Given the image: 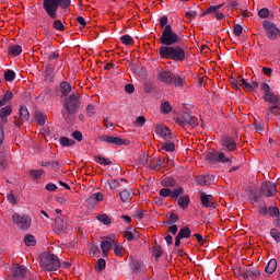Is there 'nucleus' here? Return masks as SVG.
<instances>
[{"instance_id":"obj_1","label":"nucleus","mask_w":280,"mask_h":280,"mask_svg":"<svg viewBox=\"0 0 280 280\" xmlns=\"http://www.w3.org/2000/svg\"><path fill=\"white\" fill-rule=\"evenodd\" d=\"M80 106L81 103L78 95L70 94L68 97H66L63 100V108L61 109V115L65 121H71V115H75Z\"/></svg>"},{"instance_id":"obj_2","label":"nucleus","mask_w":280,"mask_h":280,"mask_svg":"<svg viewBox=\"0 0 280 280\" xmlns=\"http://www.w3.org/2000/svg\"><path fill=\"white\" fill-rule=\"evenodd\" d=\"M160 56L174 62H183L186 58L185 49L180 46H161Z\"/></svg>"},{"instance_id":"obj_3","label":"nucleus","mask_w":280,"mask_h":280,"mask_svg":"<svg viewBox=\"0 0 280 280\" xmlns=\"http://www.w3.org/2000/svg\"><path fill=\"white\" fill-rule=\"evenodd\" d=\"M71 5V0H44L43 8L51 19H58V9L67 10Z\"/></svg>"},{"instance_id":"obj_4","label":"nucleus","mask_w":280,"mask_h":280,"mask_svg":"<svg viewBox=\"0 0 280 280\" xmlns=\"http://www.w3.org/2000/svg\"><path fill=\"white\" fill-rule=\"evenodd\" d=\"M39 266L48 272H56L60 268V259L56 254L43 253L39 256Z\"/></svg>"},{"instance_id":"obj_5","label":"nucleus","mask_w":280,"mask_h":280,"mask_svg":"<svg viewBox=\"0 0 280 280\" xmlns=\"http://www.w3.org/2000/svg\"><path fill=\"white\" fill-rule=\"evenodd\" d=\"M160 43L164 45V47H172L180 43V36L172 30V25H166L160 37Z\"/></svg>"},{"instance_id":"obj_6","label":"nucleus","mask_w":280,"mask_h":280,"mask_svg":"<svg viewBox=\"0 0 280 280\" xmlns=\"http://www.w3.org/2000/svg\"><path fill=\"white\" fill-rule=\"evenodd\" d=\"M260 90L264 93L262 100L265 102H268V104H271V106L280 105V95L275 94V92H272L268 83H261Z\"/></svg>"},{"instance_id":"obj_7","label":"nucleus","mask_w":280,"mask_h":280,"mask_svg":"<svg viewBox=\"0 0 280 280\" xmlns=\"http://www.w3.org/2000/svg\"><path fill=\"white\" fill-rule=\"evenodd\" d=\"M13 224H16L21 231H27L32 226V218L26 214L13 213L12 215Z\"/></svg>"},{"instance_id":"obj_8","label":"nucleus","mask_w":280,"mask_h":280,"mask_svg":"<svg viewBox=\"0 0 280 280\" xmlns=\"http://www.w3.org/2000/svg\"><path fill=\"white\" fill-rule=\"evenodd\" d=\"M262 27L269 40H277V38H280V30L277 27V25H275V23L265 20L262 22Z\"/></svg>"},{"instance_id":"obj_9","label":"nucleus","mask_w":280,"mask_h":280,"mask_svg":"<svg viewBox=\"0 0 280 280\" xmlns=\"http://www.w3.org/2000/svg\"><path fill=\"white\" fill-rule=\"evenodd\" d=\"M113 246H117V240L115 236H107L102 243H101V249L103 253V257H108V250L113 248Z\"/></svg>"},{"instance_id":"obj_10","label":"nucleus","mask_w":280,"mask_h":280,"mask_svg":"<svg viewBox=\"0 0 280 280\" xmlns=\"http://www.w3.org/2000/svg\"><path fill=\"white\" fill-rule=\"evenodd\" d=\"M220 143L224 152H235L237 150V142L232 137H223Z\"/></svg>"},{"instance_id":"obj_11","label":"nucleus","mask_w":280,"mask_h":280,"mask_svg":"<svg viewBox=\"0 0 280 280\" xmlns=\"http://www.w3.org/2000/svg\"><path fill=\"white\" fill-rule=\"evenodd\" d=\"M155 133L162 137V139H165V141H172V139H174L172 130H170V128L163 124L155 126Z\"/></svg>"},{"instance_id":"obj_12","label":"nucleus","mask_w":280,"mask_h":280,"mask_svg":"<svg viewBox=\"0 0 280 280\" xmlns=\"http://www.w3.org/2000/svg\"><path fill=\"white\" fill-rule=\"evenodd\" d=\"M100 141L108 145H126V140L117 136H101Z\"/></svg>"},{"instance_id":"obj_13","label":"nucleus","mask_w":280,"mask_h":280,"mask_svg":"<svg viewBox=\"0 0 280 280\" xmlns=\"http://www.w3.org/2000/svg\"><path fill=\"white\" fill-rule=\"evenodd\" d=\"M260 191L262 196L271 198L275 196V194H277V185L272 184L271 182H265L260 187Z\"/></svg>"},{"instance_id":"obj_14","label":"nucleus","mask_w":280,"mask_h":280,"mask_svg":"<svg viewBox=\"0 0 280 280\" xmlns=\"http://www.w3.org/2000/svg\"><path fill=\"white\" fill-rule=\"evenodd\" d=\"M238 275L243 277V279L248 280L250 277H255L256 279L261 276V271L255 268L242 269L238 268Z\"/></svg>"},{"instance_id":"obj_15","label":"nucleus","mask_w":280,"mask_h":280,"mask_svg":"<svg viewBox=\"0 0 280 280\" xmlns=\"http://www.w3.org/2000/svg\"><path fill=\"white\" fill-rule=\"evenodd\" d=\"M174 78V72L171 70H160L158 73V80L163 82V84H172V80Z\"/></svg>"},{"instance_id":"obj_16","label":"nucleus","mask_w":280,"mask_h":280,"mask_svg":"<svg viewBox=\"0 0 280 280\" xmlns=\"http://www.w3.org/2000/svg\"><path fill=\"white\" fill-rule=\"evenodd\" d=\"M200 202L201 207H205L206 209H211V207H213V195L200 192Z\"/></svg>"},{"instance_id":"obj_17","label":"nucleus","mask_w":280,"mask_h":280,"mask_svg":"<svg viewBox=\"0 0 280 280\" xmlns=\"http://www.w3.org/2000/svg\"><path fill=\"white\" fill-rule=\"evenodd\" d=\"M102 200H104V194L94 192L86 199V202L90 207H95V205L102 202Z\"/></svg>"},{"instance_id":"obj_18","label":"nucleus","mask_w":280,"mask_h":280,"mask_svg":"<svg viewBox=\"0 0 280 280\" xmlns=\"http://www.w3.org/2000/svg\"><path fill=\"white\" fill-rule=\"evenodd\" d=\"M56 228L60 233H69V223L65 221L61 217H57L56 220Z\"/></svg>"},{"instance_id":"obj_19","label":"nucleus","mask_w":280,"mask_h":280,"mask_svg":"<svg viewBox=\"0 0 280 280\" xmlns=\"http://www.w3.org/2000/svg\"><path fill=\"white\" fill-rule=\"evenodd\" d=\"M45 73L47 80H54V78H56V62H48Z\"/></svg>"},{"instance_id":"obj_20","label":"nucleus","mask_w":280,"mask_h":280,"mask_svg":"<svg viewBox=\"0 0 280 280\" xmlns=\"http://www.w3.org/2000/svg\"><path fill=\"white\" fill-rule=\"evenodd\" d=\"M182 119H184L188 126H191V128H196V126H198L196 119H194V116H191V114L187 110L182 113Z\"/></svg>"},{"instance_id":"obj_21","label":"nucleus","mask_w":280,"mask_h":280,"mask_svg":"<svg viewBox=\"0 0 280 280\" xmlns=\"http://www.w3.org/2000/svg\"><path fill=\"white\" fill-rule=\"evenodd\" d=\"M121 202H130L132 200V196H135V192H132V189H125L119 192Z\"/></svg>"},{"instance_id":"obj_22","label":"nucleus","mask_w":280,"mask_h":280,"mask_svg":"<svg viewBox=\"0 0 280 280\" xmlns=\"http://www.w3.org/2000/svg\"><path fill=\"white\" fill-rule=\"evenodd\" d=\"M71 92V83L69 82H61L60 83V93H61V97H69V93Z\"/></svg>"},{"instance_id":"obj_23","label":"nucleus","mask_w":280,"mask_h":280,"mask_svg":"<svg viewBox=\"0 0 280 280\" xmlns=\"http://www.w3.org/2000/svg\"><path fill=\"white\" fill-rule=\"evenodd\" d=\"M171 84L176 88H183L185 84H187V82L185 81V78L173 74Z\"/></svg>"},{"instance_id":"obj_24","label":"nucleus","mask_w":280,"mask_h":280,"mask_svg":"<svg viewBox=\"0 0 280 280\" xmlns=\"http://www.w3.org/2000/svg\"><path fill=\"white\" fill-rule=\"evenodd\" d=\"M25 275H27V270L23 266H16L13 269V277H15V279H23Z\"/></svg>"},{"instance_id":"obj_25","label":"nucleus","mask_w":280,"mask_h":280,"mask_svg":"<svg viewBox=\"0 0 280 280\" xmlns=\"http://www.w3.org/2000/svg\"><path fill=\"white\" fill-rule=\"evenodd\" d=\"M275 270H277V259L273 258V259H270L266 265L265 272H267V275H272Z\"/></svg>"},{"instance_id":"obj_26","label":"nucleus","mask_w":280,"mask_h":280,"mask_svg":"<svg viewBox=\"0 0 280 280\" xmlns=\"http://www.w3.org/2000/svg\"><path fill=\"white\" fill-rule=\"evenodd\" d=\"M189 202H191L189 195H184L178 198V207H180V209H187L189 207Z\"/></svg>"},{"instance_id":"obj_27","label":"nucleus","mask_w":280,"mask_h":280,"mask_svg":"<svg viewBox=\"0 0 280 280\" xmlns=\"http://www.w3.org/2000/svg\"><path fill=\"white\" fill-rule=\"evenodd\" d=\"M9 54L11 56H21L23 54V47L21 45L9 46Z\"/></svg>"},{"instance_id":"obj_28","label":"nucleus","mask_w":280,"mask_h":280,"mask_svg":"<svg viewBox=\"0 0 280 280\" xmlns=\"http://www.w3.org/2000/svg\"><path fill=\"white\" fill-rule=\"evenodd\" d=\"M184 194H185V188L179 186L171 190V198H174V200H178V198H180V196H183Z\"/></svg>"},{"instance_id":"obj_29","label":"nucleus","mask_w":280,"mask_h":280,"mask_svg":"<svg viewBox=\"0 0 280 280\" xmlns=\"http://www.w3.org/2000/svg\"><path fill=\"white\" fill-rule=\"evenodd\" d=\"M20 119H21V121L30 120V110H27V106L20 107Z\"/></svg>"},{"instance_id":"obj_30","label":"nucleus","mask_w":280,"mask_h":280,"mask_svg":"<svg viewBox=\"0 0 280 280\" xmlns=\"http://www.w3.org/2000/svg\"><path fill=\"white\" fill-rule=\"evenodd\" d=\"M182 240L191 237V230L188 226L182 228L177 234Z\"/></svg>"},{"instance_id":"obj_31","label":"nucleus","mask_w":280,"mask_h":280,"mask_svg":"<svg viewBox=\"0 0 280 280\" xmlns=\"http://www.w3.org/2000/svg\"><path fill=\"white\" fill-rule=\"evenodd\" d=\"M59 143L60 145H62V148H71V145H75V140H71L67 137H61L59 139Z\"/></svg>"},{"instance_id":"obj_32","label":"nucleus","mask_w":280,"mask_h":280,"mask_svg":"<svg viewBox=\"0 0 280 280\" xmlns=\"http://www.w3.org/2000/svg\"><path fill=\"white\" fill-rule=\"evenodd\" d=\"M4 80L5 82H14V80H16V72H14V70H5L4 71Z\"/></svg>"},{"instance_id":"obj_33","label":"nucleus","mask_w":280,"mask_h":280,"mask_svg":"<svg viewBox=\"0 0 280 280\" xmlns=\"http://www.w3.org/2000/svg\"><path fill=\"white\" fill-rule=\"evenodd\" d=\"M275 115L276 117L280 116V105H271L267 112V117Z\"/></svg>"},{"instance_id":"obj_34","label":"nucleus","mask_w":280,"mask_h":280,"mask_svg":"<svg viewBox=\"0 0 280 280\" xmlns=\"http://www.w3.org/2000/svg\"><path fill=\"white\" fill-rule=\"evenodd\" d=\"M96 220H98V222H101L105 226L110 225V222H113L110 220V217H108V214H100V215L96 217Z\"/></svg>"},{"instance_id":"obj_35","label":"nucleus","mask_w":280,"mask_h":280,"mask_svg":"<svg viewBox=\"0 0 280 280\" xmlns=\"http://www.w3.org/2000/svg\"><path fill=\"white\" fill-rule=\"evenodd\" d=\"M94 160L96 163H100V165H113V161L102 156V155H95Z\"/></svg>"},{"instance_id":"obj_36","label":"nucleus","mask_w":280,"mask_h":280,"mask_svg":"<svg viewBox=\"0 0 280 280\" xmlns=\"http://www.w3.org/2000/svg\"><path fill=\"white\" fill-rule=\"evenodd\" d=\"M222 5L224 4H218V5H210L206 11H203L201 13L200 16H207V14H213V12H218V10H220V8H222Z\"/></svg>"},{"instance_id":"obj_37","label":"nucleus","mask_w":280,"mask_h":280,"mask_svg":"<svg viewBox=\"0 0 280 280\" xmlns=\"http://www.w3.org/2000/svg\"><path fill=\"white\" fill-rule=\"evenodd\" d=\"M163 187H176V179L173 177H165L162 179Z\"/></svg>"},{"instance_id":"obj_38","label":"nucleus","mask_w":280,"mask_h":280,"mask_svg":"<svg viewBox=\"0 0 280 280\" xmlns=\"http://www.w3.org/2000/svg\"><path fill=\"white\" fill-rule=\"evenodd\" d=\"M162 150H164V152H174V150H176V144L172 141H167L162 144Z\"/></svg>"},{"instance_id":"obj_39","label":"nucleus","mask_w":280,"mask_h":280,"mask_svg":"<svg viewBox=\"0 0 280 280\" xmlns=\"http://www.w3.org/2000/svg\"><path fill=\"white\" fill-rule=\"evenodd\" d=\"M167 221H166V224L170 226V225H175L176 222H178V214L176 213H170L167 214Z\"/></svg>"},{"instance_id":"obj_40","label":"nucleus","mask_w":280,"mask_h":280,"mask_svg":"<svg viewBox=\"0 0 280 280\" xmlns=\"http://www.w3.org/2000/svg\"><path fill=\"white\" fill-rule=\"evenodd\" d=\"M35 119H36L38 126H45V124L47 121V116L43 113H37L35 115Z\"/></svg>"},{"instance_id":"obj_41","label":"nucleus","mask_w":280,"mask_h":280,"mask_svg":"<svg viewBox=\"0 0 280 280\" xmlns=\"http://www.w3.org/2000/svg\"><path fill=\"white\" fill-rule=\"evenodd\" d=\"M153 256L155 257L156 260L163 257V247H161V245L153 246Z\"/></svg>"},{"instance_id":"obj_42","label":"nucleus","mask_w":280,"mask_h":280,"mask_svg":"<svg viewBox=\"0 0 280 280\" xmlns=\"http://www.w3.org/2000/svg\"><path fill=\"white\" fill-rule=\"evenodd\" d=\"M161 113L163 115H168V113H172V105H170V102L165 101L161 104Z\"/></svg>"},{"instance_id":"obj_43","label":"nucleus","mask_w":280,"mask_h":280,"mask_svg":"<svg viewBox=\"0 0 280 280\" xmlns=\"http://www.w3.org/2000/svg\"><path fill=\"white\" fill-rule=\"evenodd\" d=\"M12 115V106L7 105L0 109V117H10Z\"/></svg>"},{"instance_id":"obj_44","label":"nucleus","mask_w":280,"mask_h":280,"mask_svg":"<svg viewBox=\"0 0 280 280\" xmlns=\"http://www.w3.org/2000/svg\"><path fill=\"white\" fill-rule=\"evenodd\" d=\"M24 243L26 246H36V238L32 234H27L24 237Z\"/></svg>"},{"instance_id":"obj_45","label":"nucleus","mask_w":280,"mask_h":280,"mask_svg":"<svg viewBox=\"0 0 280 280\" xmlns=\"http://www.w3.org/2000/svg\"><path fill=\"white\" fill-rule=\"evenodd\" d=\"M52 30H56V32H65V24H62V21L55 19Z\"/></svg>"},{"instance_id":"obj_46","label":"nucleus","mask_w":280,"mask_h":280,"mask_svg":"<svg viewBox=\"0 0 280 280\" xmlns=\"http://www.w3.org/2000/svg\"><path fill=\"white\" fill-rule=\"evenodd\" d=\"M206 159L210 163H218V151L207 153Z\"/></svg>"},{"instance_id":"obj_47","label":"nucleus","mask_w":280,"mask_h":280,"mask_svg":"<svg viewBox=\"0 0 280 280\" xmlns=\"http://www.w3.org/2000/svg\"><path fill=\"white\" fill-rule=\"evenodd\" d=\"M105 269H106V260L104 258H100L97 260L95 270H96V272H102Z\"/></svg>"},{"instance_id":"obj_48","label":"nucleus","mask_w":280,"mask_h":280,"mask_svg":"<svg viewBox=\"0 0 280 280\" xmlns=\"http://www.w3.org/2000/svg\"><path fill=\"white\" fill-rule=\"evenodd\" d=\"M135 236L139 237V232L135 231V233H132L131 231H125L124 233V237L127 240V242H132Z\"/></svg>"},{"instance_id":"obj_49","label":"nucleus","mask_w":280,"mask_h":280,"mask_svg":"<svg viewBox=\"0 0 280 280\" xmlns=\"http://www.w3.org/2000/svg\"><path fill=\"white\" fill-rule=\"evenodd\" d=\"M261 196H264L261 190L260 191L252 190V194H250L252 202H259V199L261 198Z\"/></svg>"},{"instance_id":"obj_50","label":"nucleus","mask_w":280,"mask_h":280,"mask_svg":"<svg viewBox=\"0 0 280 280\" xmlns=\"http://www.w3.org/2000/svg\"><path fill=\"white\" fill-rule=\"evenodd\" d=\"M218 163H231V158H228L224 152H218Z\"/></svg>"},{"instance_id":"obj_51","label":"nucleus","mask_w":280,"mask_h":280,"mask_svg":"<svg viewBox=\"0 0 280 280\" xmlns=\"http://www.w3.org/2000/svg\"><path fill=\"white\" fill-rule=\"evenodd\" d=\"M120 43H122V45H132V43H135V39H132V37L130 35H122L120 37Z\"/></svg>"},{"instance_id":"obj_52","label":"nucleus","mask_w":280,"mask_h":280,"mask_svg":"<svg viewBox=\"0 0 280 280\" xmlns=\"http://www.w3.org/2000/svg\"><path fill=\"white\" fill-rule=\"evenodd\" d=\"M270 235L277 242V244H280V231L277 229H271L270 230Z\"/></svg>"},{"instance_id":"obj_53","label":"nucleus","mask_w":280,"mask_h":280,"mask_svg":"<svg viewBox=\"0 0 280 280\" xmlns=\"http://www.w3.org/2000/svg\"><path fill=\"white\" fill-rule=\"evenodd\" d=\"M258 16L260 19H268V16H270V10H268V8H262L258 11Z\"/></svg>"},{"instance_id":"obj_54","label":"nucleus","mask_w":280,"mask_h":280,"mask_svg":"<svg viewBox=\"0 0 280 280\" xmlns=\"http://www.w3.org/2000/svg\"><path fill=\"white\" fill-rule=\"evenodd\" d=\"M160 196H162V198H172V189H170V188H162L160 190Z\"/></svg>"},{"instance_id":"obj_55","label":"nucleus","mask_w":280,"mask_h":280,"mask_svg":"<svg viewBox=\"0 0 280 280\" xmlns=\"http://www.w3.org/2000/svg\"><path fill=\"white\" fill-rule=\"evenodd\" d=\"M30 174L34 180H38L43 176V170L31 171Z\"/></svg>"},{"instance_id":"obj_56","label":"nucleus","mask_w":280,"mask_h":280,"mask_svg":"<svg viewBox=\"0 0 280 280\" xmlns=\"http://www.w3.org/2000/svg\"><path fill=\"white\" fill-rule=\"evenodd\" d=\"M136 126L138 128H143L145 126V116H139L136 119Z\"/></svg>"},{"instance_id":"obj_57","label":"nucleus","mask_w":280,"mask_h":280,"mask_svg":"<svg viewBox=\"0 0 280 280\" xmlns=\"http://www.w3.org/2000/svg\"><path fill=\"white\" fill-rule=\"evenodd\" d=\"M58 58H60V52L55 51V52H50L48 56V62H55L56 60H58Z\"/></svg>"},{"instance_id":"obj_58","label":"nucleus","mask_w":280,"mask_h":280,"mask_svg":"<svg viewBox=\"0 0 280 280\" xmlns=\"http://www.w3.org/2000/svg\"><path fill=\"white\" fill-rule=\"evenodd\" d=\"M86 115L88 117H93V115H95V105L89 104L86 106Z\"/></svg>"},{"instance_id":"obj_59","label":"nucleus","mask_w":280,"mask_h":280,"mask_svg":"<svg viewBox=\"0 0 280 280\" xmlns=\"http://www.w3.org/2000/svg\"><path fill=\"white\" fill-rule=\"evenodd\" d=\"M242 32H244V28L242 27V25L240 24H236L233 26V33L236 35V36H242Z\"/></svg>"},{"instance_id":"obj_60","label":"nucleus","mask_w":280,"mask_h":280,"mask_svg":"<svg viewBox=\"0 0 280 280\" xmlns=\"http://www.w3.org/2000/svg\"><path fill=\"white\" fill-rule=\"evenodd\" d=\"M197 183L198 185H207V183H209V177H207V175H200L197 177Z\"/></svg>"},{"instance_id":"obj_61","label":"nucleus","mask_w":280,"mask_h":280,"mask_svg":"<svg viewBox=\"0 0 280 280\" xmlns=\"http://www.w3.org/2000/svg\"><path fill=\"white\" fill-rule=\"evenodd\" d=\"M268 213L271 215V218H277V215H279V208L270 207L268 209Z\"/></svg>"},{"instance_id":"obj_62","label":"nucleus","mask_w":280,"mask_h":280,"mask_svg":"<svg viewBox=\"0 0 280 280\" xmlns=\"http://www.w3.org/2000/svg\"><path fill=\"white\" fill-rule=\"evenodd\" d=\"M132 268H133V272H141V261L133 260Z\"/></svg>"},{"instance_id":"obj_63","label":"nucleus","mask_w":280,"mask_h":280,"mask_svg":"<svg viewBox=\"0 0 280 280\" xmlns=\"http://www.w3.org/2000/svg\"><path fill=\"white\" fill-rule=\"evenodd\" d=\"M7 200L8 202H10L11 205H18L19 200L16 199V197L14 196V194H9L7 196Z\"/></svg>"},{"instance_id":"obj_64","label":"nucleus","mask_w":280,"mask_h":280,"mask_svg":"<svg viewBox=\"0 0 280 280\" xmlns=\"http://www.w3.org/2000/svg\"><path fill=\"white\" fill-rule=\"evenodd\" d=\"M72 139H74L75 141H82V132H80L79 130L73 131L71 133Z\"/></svg>"}]
</instances>
